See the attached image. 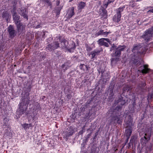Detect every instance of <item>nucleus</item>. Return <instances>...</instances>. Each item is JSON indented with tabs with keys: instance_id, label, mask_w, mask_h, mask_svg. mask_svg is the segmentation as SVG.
<instances>
[{
	"instance_id": "f257e3e1",
	"label": "nucleus",
	"mask_w": 153,
	"mask_h": 153,
	"mask_svg": "<svg viewBox=\"0 0 153 153\" xmlns=\"http://www.w3.org/2000/svg\"><path fill=\"white\" fill-rule=\"evenodd\" d=\"M13 19L17 27V31L19 34L22 35L25 32V26L21 24L19 20L20 16L14 13L13 15Z\"/></svg>"
},
{
	"instance_id": "f03ea898",
	"label": "nucleus",
	"mask_w": 153,
	"mask_h": 153,
	"mask_svg": "<svg viewBox=\"0 0 153 153\" xmlns=\"http://www.w3.org/2000/svg\"><path fill=\"white\" fill-rule=\"evenodd\" d=\"M153 36V26L145 31L142 37L146 42L150 40Z\"/></svg>"
},
{
	"instance_id": "7ed1b4c3",
	"label": "nucleus",
	"mask_w": 153,
	"mask_h": 153,
	"mask_svg": "<svg viewBox=\"0 0 153 153\" xmlns=\"http://www.w3.org/2000/svg\"><path fill=\"white\" fill-rule=\"evenodd\" d=\"M68 42L65 40H63V41L61 42V44L62 48H67L68 51L70 52H71L73 51V50L75 48V44H72L73 46L72 47L70 48L69 46H68Z\"/></svg>"
},
{
	"instance_id": "20e7f679",
	"label": "nucleus",
	"mask_w": 153,
	"mask_h": 153,
	"mask_svg": "<svg viewBox=\"0 0 153 153\" xmlns=\"http://www.w3.org/2000/svg\"><path fill=\"white\" fill-rule=\"evenodd\" d=\"M125 47L126 46L125 45H123V46L121 45L119 46L118 48L116 49L115 52L111 54V56L113 57H119L121 54V51H123Z\"/></svg>"
},
{
	"instance_id": "39448f33",
	"label": "nucleus",
	"mask_w": 153,
	"mask_h": 153,
	"mask_svg": "<svg viewBox=\"0 0 153 153\" xmlns=\"http://www.w3.org/2000/svg\"><path fill=\"white\" fill-rule=\"evenodd\" d=\"M105 41L108 43L110 42V40L108 38L100 39H99L98 42L99 44L100 45H104L107 47H108L109 45L106 42H105Z\"/></svg>"
},
{
	"instance_id": "423d86ee",
	"label": "nucleus",
	"mask_w": 153,
	"mask_h": 153,
	"mask_svg": "<svg viewBox=\"0 0 153 153\" xmlns=\"http://www.w3.org/2000/svg\"><path fill=\"white\" fill-rule=\"evenodd\" d=\"M26 102L25 103L24 102V101L23 100L21 101V103L19 104V111L21 112H21H22V114H23V112L25 111L24 109H22V108L23 107V106L25 105V108H26L27 106H26V105H27L29 102V100L27 99H26Z\"/></svg>"
},
{
	"instance_id": "0eeeda50",
	"label": "nucleus",
	"mask_w": 153,
	"mask_h": 153,
	"mask_svg": "<svg viewBox=\"0 0 153 153\" xmlns=\"http://www.w3.org/2000/svg\"><path fill=\"white\" fill-rule=\"evenodd\" d=\"M59 47V43L58 42H55L51 45L49 44L48 45L47 48L49 51L53 50Z\"/></svg>"
},
{
	"instance_id": "6e6552de",
	"label": "nucleus",
	"mask_w": 153,
	"mask_h": 153,
	"mask_svg": "<svg viewBox=\"0 0 153 153\" xmlns=\"http://www.w3.org/2000/svg\"><path fill=\"white\" fill-rule=\"evenodd\" d=\"M148 65H145L140 67L141 69H139L138 71L141 72L143 74L148 73L149 69L148 68Z\"/></svg>"
},
{
	"instance_id": "1a4fd4ad",
	"label": "nucleus",
	"mask_w": 153,
	"mask_h": 153,
	"mask_svg": "<svg viewBox=\"0 0 153 153\" xmlns=\"http://www.w3.org/2000/svg\"><path fill=\"white\" fill-rule=\"evenodd\" d=\"M142 48L140 45H135L134 46L132 51L134 53H142L143 52L140 51V50Z\"/></svg>"
},
{
	"instance_id": "9d476101",
	"label": "nucleus",
	"mask_w": 153,
	"mask_h": 153,
	"mask_svg": "<svg viewBox=\"0 0 153 153\" xmlns=\"http://www.w3.org/2000/svg\"><path fill=\"white\" fill-rule=\"evenodd\" d=\"M8 31L10 36L13 37L16 34V31L11 25H10L8 27Z\"/></svg>"
},
{
	"instance_id": "9b49d317",
	"label": "nucleus",
	"mask_w": 153,
	"mask_h": 153,
	"mask_svg": "<svg viewBox=\"0 0 153 153\" xmlns=\"http://www.w3.org/2000/svg\"><path fill=\"white\" fill-rule=\"evenodd\" d=\"M132 132L131 127L129 126V127L127 126L125 130V133L127 137V140L128 139Z\"/></svg>"
},
{
	"instance_id": "f8f14e48",
	"label": "nucleus",
	"mask_w": 153,
	"mask_h": 153,
	"mask_svg": "<svg viewBox=\"0 0 153 153\" xmlns=\"http://www.w3.org/2000/svg\"><path fill=\"white\" fill-rule=\"evenodd\" d=\"M110 33V32H104L103 30H100L96 33V36L102 35L105 37H107V35Z\"/></svg>"
},
{
	"instance_id": "ddd939ff",
	"label": "nucleus",
	"mask_w": 153,
	"mask_h": 153,
	"mask_svg": "<svg viewBox=\"0 0 153 153\" xmlns=\"http://www.w3.org/2000/svg\"><path fill=\"white\" fill-rule=\"evenodd\" d=\"M74 8L73 7L69 9L67 14V16L68 18H70L74 15Z\"/></svg>"
},
{
	"instance_id": "4468645a",
	"label": "nucleus",
	"mask_w": 153,
	"mask_h": 153,
	"mask_svg": "<svg viewBox=\"0 0 153 153\" xmlns=\"http://www.w3.org/2000/svg\"><path fill=\"white\" fill-rule=\"evenodd\" d=\"M121 16V14H117L113 17V21L116 22H118L120 20V18Z\"/></svg>"
},
{
	"instance_id": "2eb2a0df",
	"label": "nucleus",
	"mask_w": 153,
	"mask_h": 153,
	"mask_svg": "<svg viewBox=\"0 0 153 153\" xmlns=\"http://www.w3.org/2000/svg\"><path fill=\"white\" fill-rule=\"evenodd\" d=\"M2 16L3 18L6 19L7 21L8 19L11 17V16L7 12H4L3 13Z\"/></svg>"
},
{
	"instance_id": "dca6fc26",
	"label": "nucleus",
	"mask_w": 153,
	"mask_h": 153,
	"mask_svg": "<svg viewBox=\"0 0 153 153\" xmlns=\"http://www.w3.org/2000/svg\"><path fill=\"white\" fill-rule=\"evenodd\" d=\"M22 126L24 128L25 131H27L30 127H32V125L31 123H24L22 124Z\"/></svg>"
},
{
	"instance_id": "f3484780",
	"label": "nucleus",
	"mask_w": 153,
	"mask_h": 153,
	"mask_svg": "<svg viewBox=\"0 0 153 153\" xmlns=\"http://www.w3.org/2000/svg\"><path fill=\"white\" fill-rule=\"evenodd\" d=\"M99 53L100 51H99L95 50L91 52V53L89 55V56H91V59H92Z\"/></svg>"
},
{
	"instance_id": "a211bd4d",
	"label": "nucleus",
	"mask_w": 153,
	"mask_h": 153,
	"mask_svg": "<svg viewBox=\"0 0 153 153\" xmlns=\"http://www.w3.org/2000/svg\"><path fill=\"white\" fill-rule=\"evenodd\" d=\"M86 4L85 3L82 2H80L78 5V10H81L83 9L85 6Z\"/></svg>"
},
{
	"instance_id": "6ab92c4d",
	"label": "nucleus",
	"mask_w": 153,
	"mask_h": 153,
	"mask_svg": "<svg viewBox=\"0 0 153 153\" xmlns=\"http://www.w3.org/2000/svg\"><path fill=\"white\" fill-rule=\"evenodd\" d=\"M66 134V137H68L69 136L72 135L74 133V130L71 128H70L68 131H67Z\"/></svg>"
},
{
	"instance_id": "aec40b11",
	"label": "nucleus",
	"mask_w": 153,
	"mask_h": 153,
	"mask_svg": "<svg viewBox=\"0 0 153 153\" xmlns=\"http://www.w3.org/2000/svg\"><path fill=\"white\" fill-rule=\"evenodd\" d=\"M80 68L84 71H87L88 69V67L86 65L84 64H81L79 66Z\"/></svg>"
},
{
	"instance_id": "412c9836",
	"label": "nucleus",
	"mask_w": 153,
	"mask_h": 153,
	"mask_svg": "<svg viewBox=\"0 0 153 153\" xmlns=\"http://www.w3.org/2000/svg\"><path fill=\"white\" fill-rule=\"evenodd\" d=\"M22 15L24 18L27 19V12L25 9L21 10Z\"/></svg>"
},
{
	"instance_id": "4be33fe9",
	"label": "nucleus",
	"mask_w": 153,
	"mask_h": 153,
	"mask_svg": "<svg viewBox=\"0 0 153 153\" xmlns=\"http://www.w3.org/2000/svg\"><path fill=\"white\" fill-rule=\"evenodd\" d=\"M69 67V62H68L65 63L62 65V68L65 70H66Z\"/></svg>"
},
{
	"instance_id": "5701e85b",
	"label": "nucleus",
	"mask_w": 153,
	"mask_h": 153,
	"mask_svg": "<svg viewBox=\"0 0 153 153\" xmlns=\"http://www.w3.org/2000/svg\"><path fill=\"white\" fill-rule=\"evenodd\" d=\"M115 120H116L117 122L119 124H121L122 122V117H120V116L116 117Z\"/></svg>"
},
{
	"instance_id": "b1692460",
	"label": "nucleus",
	"mask_w": 153,
	"mask_h": 153,
	"mask_svg": "<svg viewBox=\"0 0 153 153\" xmlns=\"http://www.w3.org/2000/svg\"><path fill=\"white\" fill-rule=\"evenodd\" d=\"M115 0H108V1L106 3H105L103 5L104 7L106 8H107L108 6V4H110L111 3H113Z\"/></svg>"
},
{
	"instance_id": "393cba45",
	"label": "nucleus",
	"mask_w": 153,
	"mask_h": 153,
	"mask_svg": "<svg viewBox=\"0 0 153 153\" xmlns=\"http://www.w3.org/2000/svg\"><path fill=\"white\" fill-rule=\"evenodd\" d=\"M125 7H119V8H118L117 10V14H121V13L123 11V9Z\"/></svg>"
},
{
	"instance_id": "a878e982",
	"label": "nucleus",
	"mask_w": 153,
	"mask_h": 153,
	"mask_svg": "<svg viewBox=\"0 0 153 153\" xmlns=\"http://www.w3.org/2000/svg\"><path fill=\"white\" fill-rule=\"evenodd\" d=\"M45 2L48 4V5L49 6H50V7H51V3L49 1V0H46Z\"/></svg>"
},
{
	"instance_id": "bb28decb",
	"label": "nucleus",
	"mask_w": 153,
	"mask_h": 153,
	"mask_svg": "<svg viewBox=\"0 0 153 153\" xmlns=\"http://www.w3.org/2000/svg\"><path fill=\"white\" fill-rule=\"evenodd\" d=\"M91 50V48L89 46H88L87 48V50L88 51H90Z\"/></svg>"
},
{
	"instance_id": "cd10ccee",
	"label": "nucleus",
	"mask_w": 153,
	"mask_h": 153,
	"mask_svg": "<svg viewBox=\"0 0 153 153\" xmlns=\"http://www.w3.org/2000/svg\"><path fill=\"white\" fill-rule=\"evenodd\" d=\"M115 48V46H112L111 48L110 49V51H111L113 50Z\"/></svg>"
},
{
	"instance_id": "c85d7f7f",
	"label": "nucleus",
	"mask_w": 153,
	"mask_h": 153,
	"mask_svg": "<svg viewBox=\"0 0 153 153\" xmlns=\"http://www.w3.org/2000/svg\"><path fill=\"white\" fill-rule=\"evenodd\" d=\"M83 133V130L80 131L79 132V134L80 135L82 134Z\"/></svg>"
},
{
	"instance_id": "c756f323",
	"label": "nucleus",
	"mask_w": 153,
	"mask_h": 153,
	"mask_svg": "<svg viewBox=\"0 0 153 153\" xmlns=\"http://www.w3.org/2000/svg\"><path fill=\"white\" fill-rule=\"evenodd\" d=\"M149 12L153 13V9L150 10L148 11V13Z\"/></svg>"
},
{
	"instance_id": "7c9ffc66",
	"label": "nucleus",
	"mask_w": 153,
	"mask_h": 153,
	"mask_svg": "<svg viewBox=\"0 0 153 153\" xmlns=\"http://www.w3.org/2000/svg\"><path fill=\"white\" fill-rule=\"evenodd\" d=\"M130 5H131L132 7H134L135 5V3H134L132 4V5H131V4H130Z\"/></svg>"
},
{
	"instance_id": "2f4dec72",
	"label": "nucleus",
	"mask_w": 153,
	"mask_h": 153,
	"mask_svg": "<svg viewBox=\"0 0 153 153\" xmlns=\"http://www.w3.org/2000/svg\"><path fill=\"white\" fill-rule=\"evenodd\" d=\"M59 3H60V2L59 1H57V2H56V4L57 5H59Z\"/></svg>"
},
{
	"instance_id": "473e14b6",
	"label": "nucleus",
	"mask_w": 153,
	"mask_h": 153,
	"mask_svg": "<svg viewBox=\"0 0 153 153\" xmlns=\"http://www.w3.org/2000/svg\"><path fill=\"white\" fill-rule=\"evenodd\" d=\"M144 138L145 139V140H147V139L146 138V137L145 136H144Z\"/></svg>"
},
{
	"instance_id": "72a5a7b5",
	"label": "nucleus",
	"mask_w": 153,
	"mask_h": 153,
	"mask_svg": "<svg viewBox=\"0 0 153 153\" xmlns=\"http://www.w3.org/2000/svg\"><path fill=\"white\" fill-rule=\"evenodd\" d=\"M114 60V59L112 58L111 59V62H112L113 61V60Z\"/></svg>"
},
{
	"instance_id": "f704fd0d",
	"label": "nucleus",
	"mask_w": 153,
	"mask_h": 153,
	"mask_svg": "<svg viewBox=\"0 0 153 153\" xmlns=\"http://www.w3.org/2000/svg\"><path fill=\"white\" fill-rule=\"evenodd\" d=\"M131 121V120L129 122V125H130V124H131V122H130V121Z\"/></svg>"
},
{
	"instance_id": "c9c22d12",
	"label": "nucleus",
	"mask_w": 153,
	"mask_h": 153,
	"mask_svg": "<svg viewBox=\"0 0 153 153\" xmlns=\"http://www.w3.org/2000/svg\"><path fill=\"white\" fill-rule=\"evenodd\" d=\"M150 135H149L148 137V139H149L150 138Z\"/></svg>"
},
{
	"instance_id": "e433bc0d",
	"label": "nucleus",
	"mask_w": 153,
	"mask_h": 153,
	"mask_svg": "<svg viewBox=\"0 0 153 153\" xmlns=\"http://www.w3.org/2000/svg\"><path fill=\"white\" fill-rule=\"evenodd\" d=\"M73 0H70V1H71Z\"/></svg>"
},
{
	"instance_id": "4c0bfd02",
	"label": "nucleus",
	"mask_w": 153,
	"mask_h": 153,
	"mask_svg": "<svg viewBox=\"0 0 153 153\" xmlns=\"http://www.w3.org/2000/svg\"><path fill=\"white\" fill-rule=\"evenodd\" d=\"M146 134H145V135L146 136Z\"/></svg>"
},
{
	"instance_id": "58836bf2",
	"label": "nucleus",
	"mask_w": 153,
	"mask_h": 153,
	"mask_svg": "<svg viewBox=\"0 0 153 153\" xmlns=\"http://www.w3.org/2000/svg\"><path fill=\"white\" fill-rule=\"evenodd\" d=\"M111 91L112 92V91Z\"/></svg>"
},
{
	"instance_id": "ea45409f",
	"label": "nucleus",
	"mask_w": 153,
	"mask_h": 153,
	"mask_svg": "<svg viewBox=\"0 0 153 153\" xmlns=\"http://www.w3.org/2000/svg\"><path fill=\"white\" fill-rule=\"evenodd\" d=\"M141 143L142 144V141Z\"/></svg>"
}]
</instances>
